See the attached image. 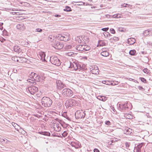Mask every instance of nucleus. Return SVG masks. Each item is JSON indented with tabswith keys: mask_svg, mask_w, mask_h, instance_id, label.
I'll return each mask as SVG.
<instances>
[{
	"mask_svg": "<svg viewBox=\"0 0 152 152\" xmlns=\"http://www.w3.org/2000/svg\"><path fill=\"white\" fill-rule=\"evenodd\" d=\"M85 111L82 110H77L75 113V115L76 119L84 118L85 115Z\"/></svg>",
	"mask_w": 152,
	"mask_h": 152,
	"instance_id": "423d86ee",
	"label": "nucleus"
},
{
	"mask_svg": "<svg viewBox=\"0 0 152 152\" xmlns=\"http://www.w3.org/2000/svg\"><path fill=\"white\" fill-rule=\"evenodd\" d=\"M102 52H105L106 51H107L106 50L105 48H102Z\"/></svg>",
	"mask_w": 152,
	"mask_h": 152,
	"instance_id": "bf43d9fd",
	"label": "nucleus"
},
{
	"mask_svg": "<svg viewBox=\"0 0 152 152\" xmlns=\"http://www.w3.org/2000/svg\"><path fill=\"white\" fill-rule=\"evenodd\" d=\"M42 29H41V28H37L35 30V32H42Z\"/></svg>",
	"mask_w": 152,
	"mask_h": 152,
	"instance_id": "c9c22d12",
	"label": "nucleus"
},
{
	"mask_svg": "<svg viewBox=\"0 0 152 152\" xmlns=\"http://www.w3.org/2000/svg\"><path fill=\"white\" fill-rule=\"evenodd\" d=\"M124 28H123L120 27L118 28V30L120 31H123Z\"/></svg>",
	"mask_w": 152,
	"mask_h": 152,
	"instance_id": "09e8293b",
	"label": "nucleus"
},
{
	"mask_svg": "<svg viewBox=\"0 0 152 152\" xmlns=\"http://www.w3.org/2000/svg\"><path fill=\"white\" fill-rule=\"evenodd\" d=\"M138 89L140 90H142L143 89V88L142 86H139L138 87Z\"/></svg>",
	"mask_w": 152,
	"mask_h": 152,
	"instance_id": "864d4df0",
	"label": "nucleus"
},
{
	"mask_svg": "<svg viewBox=\"0 0 152 152\" xmlns=\"http://www.w3.org/2000/svg\"><path fill=\"white\" fill-rule=\"evenodd\" d=\"M125 117L129 119H132L133 118V116L132 115L129 113H126L125 115Z\"/></svg>",
	"mask_w": 152,
	"mask_h": 152,
	"instance_id": "b1692460",
	"label": "nucleus"
},
{
	"mask_svg": "<svg viewBox=\"0 0 152 152\" xmlns=\"http://www.w3.org/2000/svg\"><path fill=\"white\" fill-rule=\"evenodd\" d=\"M119 83V82L117 81H112V85L115 86V85H117Z\"/></svg>",
	"mask_w": 152,
	"mask_h": 152,
	"instance_id": "2f4dec72",
	"label": "nucleus"
},
{
	"mask_svg": "<svg viewBox=\"0 0 152 152\" xmlns=\"http://www.w3.org/2000/svg\"><path fill=\"white\" fill-rule=\"evenodd\" d=\"M12 59L14 60V61H18V58L17 57H13L12 58Z\"/></svg>",
	"mask_w": 152,
	"mask_h": 152,
	"instance_id": "a18cd8bd",
	"label": "nucleus"
},
{
	"mask_svg": "<svg viewBox=\"0 0 152 152\" xmlns=\"http://www.w3.org/2000/svg\"><path fill=\"white\" fill-rule=\"evenodd\" d=\"M100 42V46H105L106 45V43L105 41L104 40H101Z\"/></svg>",
	"mask_w": 152,
	"mask_h": 152,
	"instance_id": "cd10ccee",
	"label": "nucleus"
},
{
	"mask_svg": "<svg viewBox=\"0 0 152 152\" xmlns=\"http://www.w3.org/2000/svg\"><path fill=\"white\" fill-rule=\"evenodd\" d=\"M3 24V23H0V27H1V28H0V29L1 30H2L3 28V27L2 26V25Z\"/></svg>",
	"mask_w": 152,
	"mask_h": 152,
	"instance_id": "13d9d810",
	"label": "nucleus"
},
{
	"mask_svg": "<svg viewBox=\"0 0 152 152\" xmlns=\"http://www.w3.org/2000/svg\"><path fill=\"white\" fill-rule=\"evenodd\" d=\"M125 145H126V147L127 148H128L129 147V143H128V142H126L125 143Z\"/></svg>",
	"mask_w": 152,
	"mask_h": 152,
	"instance_id": "3c124183",
	"label": "nucleus"
},
{
	"mask_svg": "<svg viewBox=\"0 0 152 152\" xmlns=\"http://www.w3.org/2000/svg\"><path fill=\"white\" fill-rule=\"evenodd\" d=\"M45 53L43 52H39V58L42 61H45Z\"/></svg>",
	"mask_w": 152,
	"mask_h": 152,
	"instance_id": "2eb2a0df",
	"label": "nucleus"
},
{
	"mask_svg": "<svg viewBox=\"0 0 152 152\" xmlns=\"http://www.w3.org/2000/svg\"><path fill=\"white\" fill-rule=\"evenodd\" d=\"M113 139L114 140V141H115V142L119 140V139H117L116 138H115V137L113 138Z\"/></svg>",
	"mask_w": 152,
	"mask_h": 152,
	"instance_id": "5fc2aeb1",
	"label": "nucleus"
},
{
	"mask_svg": "<svg viewBox=\"0 0 152 152\" xmlns=\"http://www.w3.org/2000/svg\"><path fill=\"white\" fill-rule=\"evenodd\" d=\"M146 115L148 118H150V116L149 115V114L148 113H147L146 114Z\"/></svg>",
	"mask_w": 152,
	"mask_h": 152,
	"instance_id": "052dcab7",
	"label": "nucleus"
},
{
	"mask_svg": "<svg viewBox=\"0 0 152 152\" xmlns=\"http://www.w3.org/2000/svg\"><path fill=\"white\" fill-rule=\"evenodd\" d=\"M69 68L71 69L72 70L76 71L77 69H78L77 65L75 63H72L69 62Z\"/></svg>",
	"mask_w": 152,
	"mask_h": 152,
	"instance_id": "f8f14e48",
	"label": "nucleus"
},
{
	"mask_svg": "<svg viewBox=\"0 0 152 152\" xmlns=\"http://www.w3.org/2000/svg\"><path fill=\"white\" fill-rule=\"evenodd\" d=\"M66 114V113H64V114H63V116H64V117H65L66 118H67V119L69 120H70V119L68 117H67L66 116V117H65V115Z\"/></svg>",
	"mask_w": 152,
	"mask_h": 152,
	"instance_id": "603ef678",
	"label": "nucleus"
},
{
	"mask_svg": "<svg viewBox=\"0 0 152 152\" xmlns=\"http://www.w3.org/2000/svg\"><path fill=\"white\" fill-rule=\"evenodd\" d=\"M17 125V124H15V123H14V124H12L13 126H14V127L15 126H16V125Z\"/></svg>",
	"mask_w": 152,
	"mask_h": 152,
	"instance_id": "338daca9",
	"label": "nucleus"
},
{
	"mask_svg": "<svg viewBox=\"0 0 152 152\" xmlns=\"http://www.w3.org/2000/svg\"><path fill=\"white\" fill-rule=\"evenodd\" d=\"M110 32L113 34H114L115 33V31L114 29L113 28H110Z\"/></svg>",
	"mask_w": 152,
	"mask_h": 152,
	"instance_id": "a19ab883",
	"label": "nucleus"
},
{
	"mask_svg": "<svg viewBox=\"0 0 152 152\" xmlns=\"http://www.w3.org/2000/svg\"><path fill=\"white\" fill-rule=\"evenodd\" d=\"M129 107L127 105V102H126L125 103H121L119 104L118 109L121 111H124L128 109Z\"/></svg>",
	"mask_w": 152,
	"mask_h": 152,
	"instance_id": "6e6552de",
	"label": "nucleus"
},
{
	"mask_svg": "<svg viewBox=\"0 0 152 152\" xmlns=\"http://www.w3.org/2000/svg\"><path fill=\"white\" fill-rule=\"evenodd\" d=\"M34 80H36L37 81H38V80H37V78H36L37 77L39 78V76H38V75L37 74L35 73V74L34 76Z\"/></svg>",
	"mask_w": 152,
	"mask_h": 152,
	"instance_id": "e433bc0d",
	"label": "nucleus"
},
{
	"mask_svg": "<svg viewBox=\"0 0 152 152\" xmlns=\"http://www.w3.org/2000/svg\"><path fill=\"white\" fill-rule=\"evenodd\" d=\"M135 42V39L133 38H130L128 39L127 40V42L130 45H133L134 44Z\"/></svg>",
	"mask_w": 152,
	"mask_h": 152,
	"instance_id": "a211bd4d",
	"label": "nucleus"
},
{
	"mask_svg": "<svg viewBox=\"0 0 152 152\" xmlns=\"http://www.w3.org/2000/svg\"><path fill=\"white\" fill-rule=\"evenodd\" d=\"M42 105L45 107H49L52 105V101L49 97L44 96L41 99Z\"/></svg>",
	"mask_w": 152,
	"mask_h": 152,
	"instance_id": "f257e3e1",
	"label": "nucleus"
},
{
	"mask_svg": "<svg viewBox=\"0 0 152 152\" xmlns=\"http://www.w3.org/2000/svg\"><path fill=\"white\" fill-rule=\"evenodd\" d=\"M136 53V51L135 50H131L130 51L129 54L132 56H134L135 55Z\"/></svg>",
	"mask_w": 152,
	"mask_h": 152,
	"instance_id": "bb28decb",
	"label": "nucleus"
},
{
	"mask_svg": "<svg viewBox=\"0 0 152 152\" xmlns=\"http://www.w3.org/2000/svg\"><path fill=\"white\" fill-rule=\"evenodd\" d=\"M150 31L148 30H146L144 31L143 34L145 36L148 35L149 34Z\"/></svg>",
	"mask_w": 152,
	"mask_h": 152,
	"instance_id": "c756f323",
	"label": "nucleus"
},
{
	"mask_svg": "<svg viewBox=\"0 0 152 152\" xmlns=\"http://www.w3.org/2000/svg\"><path fill=\"white\" fill-rule=\"evenodd\" d=\"M124 131L125 134H129L132 132V129L128 127H126Z\"/></svg>",
	"mask_w": 152,
	"mask_h": 152,
	"instance_id": "aec40b11",
	"label": "nucleus"
},
{
	"mask_svg": "<svg viewBox=\"0 0 152 152\" xmlns=\"http://www.w3.org/2000/svg\"><path fill=\"white\" fill-rule=\"evenodd\" d=\"M143 143H141L137 145L135 148V150L137 152H141V150L143 147Z\"/></svg>",
	"mask_w": 152,
	"mask_h": 152,
	"instance_id": "dca6fc26",
	"label": "nucleus"
},
{
	"mask_svg": "<svg viewBox=\"0 0 152 152\" xmlns=\"http://www.w3.org/2000/svg\"><path fill=\"white\" fill-rule=\"evenodd\" d=\"M62 94L64 96H71L73 95V92L70 89L65 88L62 90Z\"/></svg>",
	"mask_w": 152,
	"mask_h": 152,
	"instance_id": "39448f33",
	"label": "nucleus"
},
{
	"mask_svg": "<svg viewBox=\"0 0 152 152\" xmlns=\"http://www.w3.org/2000/svg\"><path fill=\"white\" fill-rule=\"evenodd\" d=\"M99 70L98 67L96 66H94L92 67L91 70V72L93 74H97L99 73Z\"/></svg>",
	"mask_w": 152,
	"mask_h": 152,
	"instance_id": "ddd939ff",
	"label": "nucleus"
},
{
	"mask_svg": "<svg viewBox=\"0 0 152 152\" xmlns=\"http://www.w3.org/2000/svg\"><path fill=\"white\" fill-rule=\"evenodd\" d=\"M13 50L15 52L18 53H20L22 51L21 49L18 45H15L13 47Z\"/></svg>",
	"mask_w": 152,
	"mask_h": 152,
	"instance_id": "f3484780",
	"label": "nucleus"
},
{
	"mask_svg": "<svg viewBox=\"0 0 152 152\" xmlns=\"http://www.w3.org/2000/svg\"><path fill=\"white\" fill-rule=\"evenodd\" d=\"M28 89L30 94H34L38 91V88L34 86L29 87L28 88Z\"/></svg>",
	"mask_w": 152,
	"mask_h": 152,
	"instance_id": "9b49d317",
	"label": "nucleus"
},
{
	"mask_svg": "<svg viewBox=\"0 0 152 152\" xmlns=\"http://www.w3.org/2000/svg\"><path fill=\"white\" fill-rule=\"evenodd\" d=\"M111 143H113L114 142H115V141H114V140H113V139L111 141Z\"/></svg>",
	"mask_w": 152,
	"mask_h": 152,
	"instance_id": "0e129e2a",
	"label": "nucleus"
},
{
	"mask_svg": "<svg viewBox=\"0 0 152 152\" xmlns=\"http://www.w3.org/2000/svg\"><path fill=\"white\" fill-rule=\"evenodd\" d=\"M81 38V37H77L76 38V40L78 41V42L79 43H81V40L80 38Z\"/></svg>",
	"mask_w": 152,
	"mask_h": 152,
	"instance_id": "473e14b6",
	"label": "nucleus"
},
{
	"mask_svg": "<svg viewBox=\"0 0 152 152\" xmlns=\"http://www.w3.org/2000/svg\"><path fill=\"white\" fill-rule=\"evenodd\" d=\"M61 124L59 122H56L53 123V127L54 130L56 132H59L61 130Z\"/></svg>",
	"mask_w": 152,
	"mask_h": 152,
	"instance_id": "1a4fd4ad",
	"label": "nucleus"
},
{
	"mask_svg": "<svg viewBox=\"0 0 152 152\" xmlns=\"http://www.w3.org/2000/svg\"><path fill=\"white\" fill-rule=\"evenodd\" d=\"M16 27L17 29L21 30H23L25 28V26H24L23 24L22 23L18 24L16 26Z\"/></svg>",
	"mask_w": 152,
	"mask_h": 152,
	"instance_id": "6ab92c4d",
	"label": "nucleus"
},
{
	"mask_svg": "<svg viewBox=\"0 0 152 152\" xmlns=\"http://www.w3.org/2000/svg\"><path fill=\"white\" fill-rule=\"evenodd\" d=\"M21 43L23 45H29V42L28 41H24V40H23L21 42Z\"/></svg>",
	"mask_w": 152,
	"mask_h": 152,
	"instance_id": "c85d7f7f",
	"label": "nucleus"
},
{
	"mask_svg": "<svg viewBox=\"0 0 152 152\" xmlns=\"http://www.w3.org/2000/svg\"><path fill=\"white\" fill-rule=\"evenodd\" d=\"M127 5H128V7L130 8H131L132 7V6L131 5L128 4Z\"/></svg>",
	"mask_w": 152,
	"mask_h": 152,
	"instance_id": "e2e57ef3",
	"label": "nucleus"
},
{
	"mask_svg": "<svg viewBox=\"0 0 152 152\" xmlns=\"http://www.w3.org/2000/svg\"><path fill=\"white\" fill-rule=\"evenodd\" d=\"M52 46L56 49H61L64 47V45L59 41H56L54 44H52Z\"/></svg>",
	"mask_w": 152,
	"mask_h": 152,
	"instance_id": "9d476101",
	"label": "nucleus"
},
{
	"mask_svg": "<svg viewBox=\"0 0 152 152\" xmlns=\"http://www.w3.org/2000/svg\"><path fill=\"white\" fill-rule=\"evenodd\" d=\"M108 144L109 145H113V144H112V143H111V142H108Z\"/></svg>",
	"mask_w": 152,
	"mask_h": 152,
	"instance_id": "680f3d73",
	"label": "nucleus"
},
{
	"mask_svg": "<svg viewBox=\"0 0 152 152\" xmlns=\"http://www.w3.org/2000/svg\"><path fill=\"white\" fill-rule=\"evenodd\" d=\"M108 29L109 28H102V30L103 31H107L108 30Z\"/></svg>",
	"mask_w": 152,
	"mask_h": 152,
	"instance_id": "8fccbe9b",
	"label": "nucleus"
},
{
	"mask_svg": "<svg viewBox=\"0 0 152 152\" xmlns=\"http://www.w3.org/2000/svg\"><path fill=\"white\" fill-rule=\"evenodd\" d=\"M84 58L86 59H87V57L86 56L84 57Z\"/></svg>",
	"mask_w": 152,
	"mask_h": 152,
	"instance_id": "774afa93",
	"label": "nucleus"
},
{
	"mask_svg": "<svg viewBox=\"0 0 152 152\" xmlns=\"http://www.w3.org/2000/svg\"><path fill=\"white\" fill-rule=\"evenodd\" d=\"M127 80H130V81H133L134 82H135V83H138V82L136 80H135L134 79H132V78H127Z\"/></svg>",
	"mask_w": 152,
	"mask_h": 152,
	"instance_id": "f704fd0d",
	"label": "nucleus"
},
{
	"mask_svg": "<svg viewBox=\"0 0 152 152\" xmlns=\"http://www.w3.org/2000/svg\"><path fill=\"white\" fill-rule=\"evenodd\" d=\"M76 102L75 100L72 99H67L65 103V105L66 107H69L74 106Z\"/></svg>",
	"mask_w": 152,
	"mask_h": 152,
	"instance_id": "0eeeda50",
	"label": "nucleus"
},
{
	"mask_svg": "<svg viewBox=\"0 0 152 152\" xmlns=\"http://www.w3.org/2000/svg\"><path fill=\"white\" fill-rule=\"evenodd\" d=\"M55 120H56V121H58V122H59V119L58 118H56V119H55Z\"/></svg>",
	"mask_w": 152,
	"mask_h": 152,
	"instance_id": "69168bd1",
	"label": "nucleus"
},
{
	"mask_svg": "<svg viewBox=\"0 0 152 152\" xmlns=\"http://www.w3.org/2000/svg\"><path fill=\"white\" fill-rule=\"evenodd\" d=\"M69 34L65 33L61 34H58L56 36V39L58 40L66 41L70 39Z\"/></svg>",
	"mask_w": 152,
	"mask_h": 152,
	"instance_id": "f03ea898",
	"label": "nucleus"
},
{
	"mask_svg": "<svg viewBox=\"0 0 152 152\" xmlns=\"http://www.w3.org/2000/svg\"><path fill=\"white\" fill-rule=\"evenodd\" d=\"M110 108L113 111V113H116V111L115 110V109L113 107H111Z\"/></svg>",
	"mask_w": 152,
	"mask_h": 152,
	"instance_id": "79ce46f5",
	"label": "nucleus"
},
{
	"mask_svg": "<svg viewBox=\"0 0 152 152\" xmlns=\"http://www.w3.org/2000/svg\"><path fill=\"white\" fill-rule=\"evenodd\" d=\"M50 61L52 64L57 66H59L61 64L60 60L56 56H51L50 57Z\"/></svg>",
	"mask_w": 152,
	"mask_h": 152,
	"instance_id": "20e7f679",
	"label": "nucleus"
},
{
	"mask_svg": "<svg viewBox=\"0 0 152 152\" xmlns=\"http://www.w3.org/2000/svg\"><path fill=\"white\" fill-rule=\"evenodd\" d=\"M112 81L104 80L102 81V83L107 85H112Z\"/></svg>",
	"mask_w": 152,
	"mask_h": 152,
	"instance_id": "5701e85b",
	"label": "nucleus"
},
{
	"mask_svg": "<svg viewBox=\"0 0 152 152\" xmlns=\"http://www.w3.org/2000/svg\"><path fill=\"white\" fill-rule=\"evenodd\" d=\"M140 79L141 81L142 82H143V83H146V79H145L144 78L140 77Z\"/></svg>",
	"mask_w": 152,
	"mask_h": 152,
	"instance_id": "ea45409f",
	"label": "nucleus"
},
{
	"mask_svg": "<svg viewBox=\"0 0 152 152\" xmlns=\"http://www.w3.org/2000/svg\"><path fill=\"white\" fill-rule=\"evenodd\" d=\"M76 49L81 51H86L89 50L91 49L90 47L87 45H78L76 46Z\"/></svg>",
	"mask_w": 152,
	"mask_h": 152,
	"instance_id": "7ed1b4c3",
	"label": "nucleus"
},
{
	"mask_svg": "<svg viewBox=\"0 0 152 152\" xmlns=\"http://www.w3.org/2000/svg\"><path fill=\"white\" fill-rule=\"evenodd\" d=\"M113 17L115 18H121L122 16V15L120 14H117L115 15H113Z\"/></svg>",
	"mask_w": 152,
	"mask_h": 152,
	"instance_id": "a878e982",
	"label": "nucleus"
},
{
	"mask_svg": "<svg viewBox=\"0 0 152 152\" xmlns=\"http://www.w3.org/2000/svg\"><path fill=\"white\" fill-rule=\"evenodd\" d=\"M0 41L1 42H4L5 41H6V39L3 38L2 37H0Z\"/></svg>",
	"mask_w": 152,
	"mask_h": 152,
	"instance_id": "58836bf2",
	"label": "nucleus"
},
{
	"mask_svg": "<svg viewBox=\"0 0 152 152\" xmlns=\"http://www.w3.org/2000/svg\"><path fill=\"white\" fill-rule=\"evenodd\" d=\"M128 5V4H127L124 3L121 5V6L122 7H127V6Z\"/></svg>",
	"mask_w": 152,
	"mask_h": 152,
	"instance_id": "de8ad7c7",
	"label": "nucleus"
},
{
	"mask_svg": "<svg viewBox=\"0 0 152 152\" xmlns=\"http://www.w3.org/2000/svg\"><path fill=\"white\" fill-rule=\"evenodd\" d=\"M105 123L106 125H110V122L109 121H105Z\"/></svg>",
	"mask_w": 152,
	"mask_h": 152,
	"instance_id": "49530a36",
	"label": "nucleus"
},
{
	"mask_svg": "<svg viewBox=\"0 0 152 152\" xmlns=\"http://www.w3.org/2000/svg\"><path fill=\"white\" fill-rule=\"evenodd\" d=\"M101 54L102 56L105 57L109 55V53L107 51L105 52H102Z\"/></svg>",
	"mask_w": 152,
	"mask_h": 152,
	"instance_id": "393cba45",
	"label": "nucleus"
},
{
	"mask_svg": "<svg viewBox=\"0 0 152 152\" xmlns=\"http://www.w3.org/2000/svg\"><path fill=\"white\" fill-rule=\"evenodd\" d=\"M143 71L144 72L146 73H148L149 72L147 68L144 69L143 70Z\"/></svg>",
	"mask_w": 152,
	"mask_h": 152,
	"instance_id": "c03bdc74",
	"label": "nucleus"
},
{
	"mask_svg": "<svg viewBox=\"0 0 152 152\" xmlns=\"http://www.w3.org/2000/svg\"><path fill=\"white\" fill-rule=\"evenodd\" d=\"M54 16L55 17H61V15H55Z\"/></svg>",
	"mask_w": 152,
	"mask_h": 152,
	"instance_id": "4d7b16f0",
	"label": "nucleus"
},
{
	"mask_svg": "<svg viewBox=\"0 0 152 152\" xmlns=\"http://www.w3.org/2000/svg\"><path fill=\"white\" fill-rule=\"evenodd\" d=\"M67 133L66 131H64L63 133L62 134V135L64 137H65L67 136Z\"/></svg>",
	"mask_w": 152,
	"mask_h": 152,
	"instance_id": "4c0bfd02",
	"label": "nucleus"
},
{
	"mask_svg": "<svg viewBox=\"0 0 152 152\" xmlns=\"http://www.w3.org/2000/svg\"><path fill=\"white\" fill-rule=\"evenodd\" d=\"M64 10V11L69 12L71 11V8L69 7L66 6Z\"/></svg>",
	"mask_w": 152,
	"mask_h": 152,
	"instance_id": "7c9ffc66",
	"label": "nucleus"
},
{
	"mask_svg": "<svg viewBox=\"0 0 152 152\" xmlns=\"http://www.w3.org/2000/svg\"><path fill=\"white\" fill-rule=\"evenodd\" d=\"M94 152H99V151L97 149L95 148L94 150Z\"/></svg>",
	"mask_w": 152,
	"mask_h": 152,
	"instance_id": "6e6d98bb",
	"label": "nucleus"
},
{
	"mask_svg": "<svg viewBox=\"0 0 152 152\" xmlns=\"http://www.w3.org/2000/svg\"><path fill=\"white\" fill-rule=\"evenodd\" d=\"M65 54L66 56H73L74 53L71 51H68L65 53Z\"/></svg>",
	"mask_w": 152,
	"mask_h": 152,
	"instance_id": "4be33fe9",
	"label": "nucleus"
},
{
	"mask_svg": "<svg viewBox=\"0 0 152 152\" xmlns=\"http://www.w3.org/2000/svg\"><path fill=\"white\" fill-rule=\"evenodd\" d=\"M72 48V46L70 45H67L65 47V48L66 49H71Z\"/></svg>",
	"mask_w": 152,
	"mask_h": 152,
	"instance_id": "72a5a7b5",
	"label": "nucleus"
},
{
	"mask_svg": "<svg viewBox=\"0 0 152 152\" xmlns=\"http://www.w3.org/2000/svg\"><path fill=\"white\" fill-rule=\"evenodd\" d=\"M35 74V73L32 72L31 73V74L30 75V77L33 78V79H34V76Z\"/></svg>",
	"mask_w": 152,
	"mask_h": 152,
	"instance_id": "37998d69",
	"label": "nucleus"
},
{
	"mask_svg": "<svg viewBox=\"0 0 152 152\" xmlns=\"http://www.w3.org/2000/svg\"><path fill=\"white\" fill-rule=\"evenodd\" d=\"M97 98L99 100L103 101H105L107 99V98L104 96H99Z\"/></svg>",
	"mask_w": 152,
	"mask_h": 152,
	"instance_id": "412c9836",
	"label": "nucleus"
},
{
	"mask_svg": "<svg viewBox=\"0 0 152 152\" xmlns=\"http://www.w3.org/2000/svg\"><path fill=\"white\" fill-rule=\"evenodd\" d=\"M56 83L57 87L58 89L60 90L64 88L65 85L61 80H57Z\"/></svg>",
	"mask_w": 152,
	"mask_h": 152,
	"instance_id": "4468645a",
	"label": "nucleus"
}]
</instances>
